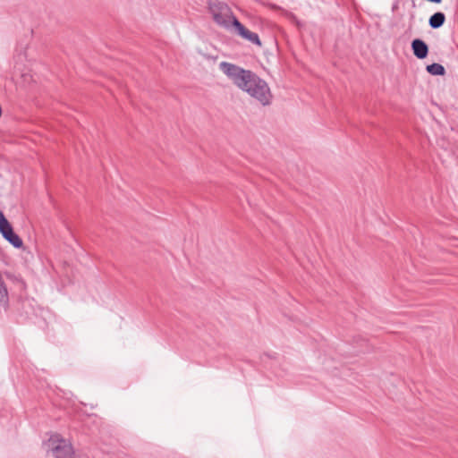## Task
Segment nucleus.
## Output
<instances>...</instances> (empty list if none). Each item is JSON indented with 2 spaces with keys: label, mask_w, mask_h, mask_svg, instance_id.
<instances>
[{
  "label": "nucleus",
  "mask_w": 458,
  "mask_h": 458,
  "mask_svg": "<svg viewBox=\"0 0 458 458\" xmlns=\"http://www.w3.org/2000/svg\"><path fill=\"white\" fill-rule=\"evenodd\" d=\"M219 68L239 89L262 106L271 104L273 95L268 84L254 72L227 62H221Z\"/></svg>",
  "instance_id": "nucleus-1"
},
{
  "label": "nucleus",
  "mask_w": 458,
  "mask_h": 458,
  "mask_svg": "<svg viewBox=\"0 0 458 458\" xmlns=\"http://www.w3.org/2000/svg\"><path fill=\"white\" fill-rule=\"evenodd\" d=\"M208 10L212 15L213 21L220 27L230 30L233 26V19H237L225 3L215 1L209 2Z\"/></svg>",
  "instance_id": "nucleus-2"
},
{
  "label": "nucleus",
  "mask_w": 458,
  "mask_h": 458,
  "mask_svg": "<svg viewBox=\"0 0 458 458\" xmlns=\"http://www.w3.org/2000/svg\"><path fill=\"white\" fill-rule=\"evenodd\" d=\"M49 446L55 458H73V448L71 443L59 436L49 438Z\"/></svg>",
  "instance_id": "nucleus-3"
},
{
  "label": "nucleus",
  "mask_w": 458,
  "mask_h": 458,
  "mask_svg": "<svg viewBox=\"0 0 458 458\" xmlns=\"http://www.w3.org/2000/svg\"><path fill=\"white\" fill-rule=\"evenodd\" d=\"M0 233L13 247L21 248L23 245L22 240L13 232V229L4 213L0 211Z\"/></svg>",
  "instance_id": "nucleus-4"
},
{
  "label": "nucleus",
  "mask_w": 458,
  "mask_h": 458,
  "mask_svg": "<svg viewBox=\"0 0 458 458\" xmlns=\"http://www.w3.org/2000/svg\"><path fill=\"white\" fill-rule=\"evenodd\" d=\"M233 26L239 36L251 42L252 44L259 47L261 46L259 35L246 29L237 19H233Z\"/></svg>",
  "instance_id": "nucleus-5"
},
{
  "label": "nucleus",
  "mask_w": 458,
  "mask_h": 458,
  "mask_svg": "<svg viewBox=\"0 0 458 458\" xmlns=\"http://www.w3.org/2000/svg\"><path fill=\"white\" fill-rule=\"evenodd\" d=\"M411 49L414 55L419 59H424L428 53V45L422 40L416 38L411 42Z\"/></svg>",
  "instance_id": "nucleus-6"
},
{
  "label": "nucleus",
  "mask_w": 458,
  "mask_h": 458,
  "mask_svg": "<svg viewBox=\"0 0 458 458\" xmlns=\"http://www.w3.org/2000/svg\"><path fill=\"white\" fill-rule=\"evenodd\" d=\"M445 21V13L441 12L435 13L430 16L428 24L432 29H438L443 26Z\"/></svg>",
  "instance_id": "nucleus-7"
},
{
  "label": "nucleus",
  "mask_w": 458,
  "mask_h": 458,
  "mask_svg": "<svg viewBox=\"0 0 458 458\" xmlns=\"http://www.w3.org/2000/svg\"><path fill=\"white\" fill-rule=\"evenodd\" d=\"M426 70L432 75H444L445 73L444 66L437 63L427 65Z\"/></svg>",
  "instance_id": "nucleus-8"
},
{
  "label": "nucleus",
  "mask_w": 458,
  "mask_h": 458,
  "mask_svg": "<svg viewBox=\"0 0 458 458\" xmlns=\"http://www.w3.org/2000/svg\"><path fill=\"white\" fill-rule=\"evenodd\" d=\"M283 13L287 18L293 21L299 28L301 27V21L296 18V16L293 13H289L287 11H283Z\"/></svg>",
  "instance_id": "nucleus-9"
},
{
  "label": "nucleus",
  "mask_w": 458,
  "mask_h": 458,
  "mask_svg": "<svg viewBox=\"0 0 458 458\" xmlns=\"http://www.w3.org/2000/svg\"><path fill=\"white\" fill-rule=\"evenodd\" d=\"M270 6H271L272 8H274V9H277V8H278V7H277V6H276L275 4H270Z\"/></svg>",
  "instance_id": "nucleus-10"
}]
</instances>
